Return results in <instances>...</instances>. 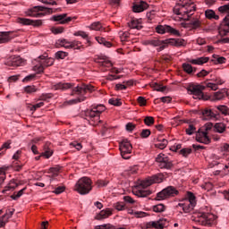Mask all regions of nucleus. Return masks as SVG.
Wrapping results in <instances>:
<instances>
[{
	"mask_svg": "<svg viewBox=\"0 0 229 229\" xmlns=\"http://www.w3.org/2000/svg\"><path fill=\"white\" fill-rule=\"evenodd\" d=\"M53 90H69L72 89L71 96H78L77 98L69 100L68 105H76L78 103H83L87 99V93H91L96 90V88L90 84H80L75 86L74 83L71 82H58L52 86Z\"/></svg>",
	"mask_w": 229,
	"mask_h": 229,
	"instance_id": "obj_1",
	"label": "nucleus"
},
{
	"mask_svg": "<svg viewBox=\"0 0 229 229\" xmlns=\"http://www.w3.org/2000/svg\"><path fill=\"white\" fill-rule=\"evenodd\" d=\"M196 12V4L194 3L182 2L177 4L174 7V13L175 15H182L184 18L185 28H191V30H198L201 28V20L199 15L193 16Z\"/></svg>",
	"mask_w": 229,
	"mask_h": 229,
	"instance_id": "obj_2",
	"label": "nucleus"
},
{
	"mask_svg": "<svg viewBox=\"0 0 229 229\" xmlns=\"http://www.w3.org/2000/svg\"><path fill=\"white\" fill-rule=\"evenodd\" d=\"M143 46H152L157 48V51L160 53V51H164L167 46H174V47H184L187 46V41L182 38H168L165 40H159L158 38H150L142 41Z\"/></svg>",
	"mask_w": 229,
	"mask_h": 229,
	"instance_id": "obj_3",
	"label": "nucleus"
},
{
	"mask_svg": "<svg viewBox=\"0 0 229 229\" xmlns=\"http://www.w3.org/2000/svg\"><path fill=\"white\" fill-rule=\"evenodd\" d=\"M217 85H223V81L218 80L216 83L208 82L206 83V86L191 83L188 86L187 90L192 94L194 99H207V98H205V94H203L205 88L207 87L211 90H217Z\"/></svg>",
	"mask_w": 229,
	"mask_h": 229,
	"instance_id": "obj_4",
	"label": "nucleus"
},
{
	"mask_svg": "<svg viewBox=\"0 0 229 229\" xmlns=\"http://www.w3.org/2000/svg\"><path fill=\"white\" fill-rule=\"evenodd\" d=\"M103 112H105V106L103 105H98L93 106L91 109L86 110L85 116L91 126H98V123H101V121H99V117Z\"/></svg>",
	"mask_w": 229,
	"mask_h": 229,
	"instance_id": "obj_5",
	"label": "nucleus"
},
{
	"mask_svg": "<svg viewBox=\"0 0 229 229\" xmlns=\"http://www.w3.org/2000/svg\"><path fill=\"white\" fill-rule=\"evenodd\" d=\"M220 15H225L220 23L219 33L222 37H226L229 33V4L218 7Z\"/></svg>",
	"mask_w": 229,
	"mask_h": 229,
	"instance_id": "obj_6",
	"label": "nucleus"
},
{
	"mask_svg": "<svg viewBox=\"0 0 229 229\" xmlns=\"http://www.w3.org/2000/svg\"><path fill=\"white\" fill-rule=\"evenodd\" d=\"M75 191L81 196H85L92 191V180L89 177H82L75 184Z\"/></svg>",
	"mask_w": 229,
	"mask_h": 229,
	"instance_id": "obj_7",
	"label": "nucleus"
},
{
	"mask_svg": "<svg viewBox=\"0 0 229 229\" xmlns=\"http://www.w3.org/2000/svg\"><path fill=\"white\" fill-rule=\"evenodd\" d=\"M53 13V8L44 6H34L26 12L28 17H44L45 15H51Z\"/></svg>",
	"mask_w": 229,
	"mask_h": 229,
	"instance_id": "obj_8",
	"label": "nucleus"
},
{
	"mask_svg": "<svg viewBox=\"0 0 229 229\" xmlns=\"http://www.w3.org/2000/svg\"><path fill=\"white\" fill-rule=\"evenodd\" d=\"M216 219L214 214L199 213L196 221L202 226H212V225H216Z\"/></svg>",
	"mask_w": 229,
	"mask_h": 229,
	"instance_id": "obj_9",
	"label": "nucleus"
},
{
	"mask_svg": "<svg viewBox=\"0 0 229 229\" xmlns=\"http://www.w3.org/2000/svg\"><path fill=\"white\" fill-rule=\"evenodd\" d=\"M165 178V174H157L155 175H152L150 177H148L140 182V186L142 189H146L149 187L150 185H153V183H162L164 182V179Z\"/></svg>",
	"mask_w": 229,
	"mask_h": 229,
	"instance_id": "obj_10",
	"label": "nucleus"
},
{
	"mask_svg": "<svg viewBox=\"0 0 229 229\" xmlns=\"http://www.w3.org/2000/svg\"><path fill=\"white\" fill-rule=\"evenodd\" d=\"M178 194L179 191L174 188V186H168L157 194V199L160 201L167 198L178 196Z\"/></svg>",
	"mask_w": 229,
	"mask_h": 229,
	"instance_id": "obj_11",
	"label": "nucleus"
},
{
	"mask_svg": "<svg viewBox=\"0 0 229 229\" xmlns=\"http://www.w3.org/2000/svg\"><path fill=\"white\" fill-rule=\"evenodd\" d=\"M120 153L122 156V158H124L125 160H128L131 157V150L133 149V147L131 146V143L128 141V140H123L120 143Z\"/></svg>",
	"mask_w": 229,
	"mask_h": 229,
	"instance_id": "obj_12",
	"label": "nucleus"
},
{
	"mask_svg": "<svg viewBox=\"0 0 229 229\" xmlns=\"http://www.w3.org/2000/svg\"><path fill=\"white\" fill-rule=\"evenodd\" d=\"M157 33L159 35H165V33H170V35H174L175 37H182L180 30L171 27L170 25H158L156 27Z\"/></svg>",
	"mask_w": 229,
	"mask_h": 229,
	"instance_id": "obj_13",
	"label": "nucleus"
},
{
	"mask_svg": "<svg viewBox=\"0 0 229 229\" xmlns=\"http://www.w3.org/2000/svg\"><path fill=\"white\" fill-rule=\"evenodd\" d=\"M156 162L158 164V167H160V169H172L173 168V161H171V159H169L164 154H159L156 157Z\"/></svg>",
	"mask_w": 229,
	"mask_h": 229,
	"instance_id": "obj_14",
	"label": "nucleus"
},
{
	"mask_svg": "<svg viewBox=\"0 0 229 229\" xmlns=\"http://www.w3.org/2000/svg\"><path fill=\"white\" fill-rule=\"evenodd\" d=\"M51 21L58 22L59 24H69L71 21H76V16L69 17L67 16V13H63L52 16Z\"/></svg>",
	"mask_w": 229,
	"mask_h": 229,
	"instance_id": "obj_15",
	"label": "nucleus"
},
{
	"mask_svg": "<svg viewBox=\"0 0 229 229\" xmlns=\"http://www.w3.org/2000/svg\"><path fill=\"white\" fill-rule=\"evenodd\" d=\"M24 64V60L21 58L19 55H13L7 59L5 62V65L9 67H21V65Z\"/></svg>",
	"mask_w": 229,
	"mask_h": 229,
	"instance_id": "obj_16",
	"label": "nucleus"
},
{
	"mask_svg": "<svg viewBox=\"0 0 229 229\" xmlns=\"http://www.w3.org/2000/svg\"><path fill=\"white\" fill-rule=\"evenodd\" d=\"M17 35L13 31H0V44H8Z\"/></svg>",
	"mask_w": 229,
	"mask_h": 229,
	"instance_id": "obj_17",
	"label": "nucleus"
},
{
	"mask_svg": "<svg viewBox=\"0 0 229 229\" xmlns=\"http://www.w3.org/2000/svg\"><path fill=\"white\" fill-rule=\"evenodd\" d=\"M18 22L24 26H42V20H30L28 18H19Z\"/></svg>",
	"mask_w": 229,
	"mask_h": 229,
	"instance_id": "obj_18",
	"label": "nucleus"
},
{
	"mask_svg": "<svg viewBox=\"0 0 229 229\" xmlns=\"http://www.w3.org/2000/svg\"><path fill=\"white\" fill-rule=\"evenodd\" d=\"M148 7L149 5L148 4V3L144 1H140L133 4L132 11L135 13H140V12H144V10H148Z\"/></svg>",
	"mask_w": 229,
	"mask_h": 229,
	"instance_id": "obj_19",
	"label": "nucleus"
},
{
	"mask_svg": "<svg viewBox=\"0 0 229 229\" xmlns=\"http://www.w3.org/2000/svg\"><path fill=\"white\" fill-rule=\"evenodd\" d=\"M197 142L201 144H208L210 142V138L208 137V131H200L196 136Z\"/></svg>",
	"mask_w": 229,
	"mask_h": 229,
	"instance_id": "obj_20",
	"label": "nucleus"
},
{
	"mask_svg": "<svg viewBox=\"0 0 229 229\" xmlns=\"http://www.w3.org/2000/svg\"><path fill=\"white\" fill-rule=\"evenodd\" d=\"M200 114L203 119H205L206 121H209V119H215V117H216L217 115L216 113H214V111L208 108L202 109L200 111Z\"/></svg>",
	"mask_w": 229,
	"mask_h": 229,
	"instance_id": "obj_21",
	"label": "nucleus"
},
{
	"mask_svg": "<svg viewBox=\"0 0 229 229\" xmlns=\"http://www.w3.org/2000/svg\"><path fill=\"white\" fill-rule=\"evenodd\" d=\"M43 153H41V157H45V158H51L53 157V149L51 148V143L47 142L43 147Z\"/></svg>",
	"mask_w": 229,
	"mask_h": 229,
	"instance_id": "obj_22",
	"label": "nucleus"
},
{
	"mask_svg": "<svg viewBox=\"0 0 229 229\" xmlns=\"http://www.w3.org/2000/svg\"><path fill=\"white\" fill-rule=\"evenodd\" d=\"M38 59L42 63V65L45 67H51V65H53V64H55V59H53L51 57L47 58V55H39Z\"/></svg>",
	"mask_w": 229,
	"mask_h": 229,
	"instance_id": "obj_23",
	"label": "nucleus"
},
{
	"mask_svg": "<svg viewBox=\"0 0 229 229\" xmlns=\"http://www.w3.org/2000/svg\"><path fill=\"white\" fill-rule=\"evenodd\" d=\"M178 207H182L184 214H189L190 212H192V210H194V207H196V205L194 203L186 201L184 203H179Z\"/></svg>",
	"mask_w": 229,
	"mask_h": 229,
	"instance_id": "obj_24",
	"label": "nucleus"
},
{
	"mask_svg": "<svg viewBox=\"0 0 229 229\" xmlns=\"http://www.w3.org/2000/svg\"><path fill=\"white\" fill-rule=\"evenodd\" d=\"M14 212L15 209H12L11 211H9V213L7 212L0 218V228H3L4 226L6 225L8 220L10 219V217L13 216Z\"/></svg>",
	"mask_w": 229,
	"mask_h": 229,
	"instance_id": "obj_25",
	"label": "nucleus"
},
{
	"mask_svg": "<svg viewBox=\"0 0 229 229\" xmlns=\"http://www.w3.org/2000/svg\"><path fill=\"white\" fill-rule=\"evenodd\" d=\"M165 226V224H164V220L151 221L147 223V228L164 229Z\"/></svg>",
	"mask_w": 229,
	"mask_h": 229,
	"instance_id": "obj_26",
	"label": "nucleus"
},
{
	"mask_svg": "<svg viewBox=\"0 0 229 229\" xmlns=\"http://www.w3.org/2000/svg\"><path fill=\"white\" fill-rule=\"evenodd\" d=\"M214 131H216V133H225V131H226V124L224 123H215Z\"/></svg>",
	"mask_w": 229,
	"mask_h": 229,
	"instance_id": "obj_27",
	"label": "nucleus"
},
{
	"mask_svg": "<svg viewBox=\"0 0 229 229\" xmlns=\"http://www.w3.org/2000/svg\"><path fill=\"white\" fill-rule=\"evenodd\" d=\"M208 60V57H199L197 59L191 60L190 64H192L193 65H203V64H207Z\"/></svg>",
	"mask_w": 229,
	"mask_h": 229,
	"instance_id": "obj_28",
	"label": "nucleus"
},
{
	"mask_svg": "<svg viewBox=\"0 0 229 229\" xmlns=\"http://www.w3.org/2000/svg\"><path fill=\"white\" fill-rule=\"evenodd\" d=\"M89 29L93 30L94 31H106V29L103 28V25L99 21L93 22Z\"/></svg>",
	"mask_w": 229,
	"mask_h": 229,
	"instance_id": "obj_29",
	"label": "nucleus"
},
{
	"mask_svg": "<svg viewBox=\"0 0 229 229\" xmlns=\"http://www.w3.org/2000/svg\"><path fill=\"white\" fill-rule=\"evenodd\" d=\"M74 37H81L82 38H84L85 40H87V42L89 43V46H91L92 42H90V39H89V34H87V32L83 31V30H79L74 32Z\"/></svg>",
	"mask_w": 229,
	"mask_h": 229,
	"instance_id": "obj_30",
	"label": "nucleus"
},
{
	"mask_svg": "<svg viewBox=\"0 0 229 229\" xmlns=\"http://www.w3.org/2000/svg\"><path fill=\"white\" fill-rule=\"evenodd\" d=\"M69 48L71 49H85V47L81 45V42L80 41H72L68 43Z\"/></svg>",
	"mask_w": 229,
	"mask_h": 229,
	"instance_id": "obj_31",
	"label": "nucleus"
},
{
	"mask_svg": "<svg viewBox=\"0 0 229 229\" xmlns=\"http://www.w3.org/2000/svg\"><path fill=\"white\" fill-rule=\"evenodd\" d=\"M111 214H112V210H110V209L102 210L97 216V219H98V220L106 219V217H110Z\"/></svg>",
	"mask_w": 229,
	"mask_h": 229,
	"instance_id": "obj_32",
	"label": "nucleus"
},
{
	"mask_svg": "<svg viewBox=\"0 0 229 229\" xmlns=\"http://www.w3.org/2000/svg\"><path fill=\"white\" fill-rule=\"evenodd\" d=\"M182 69L187 74H193V72H196V68H193L192 65L187 63L182 64Z\"/></svg>",
	"mask_w": 229,
	"mask_h": 229,
	"instance_id": "obj_33",
	"label": "nucleus"
},
{
	"mask_svg": "<svg viewBox=\"0 0 229 229\" xmlns=\"http://www.w3.org/2000/svg\"><path fill=\"white\" fill-rule=\"evenodd\" d=\"M205 15L207 19H209V20L215 19V21H219V15L216 14V12L212 10H207L205 12Z\"/></svg>",
	"mask_w": 229,
	"mask_h": 229,
	"instance_id": "obj_34",
	"label": "nucleus"
},
{
	"mask_svg": "<svg viewBox=\"0 0 229 229\" xmlns=\"http://www.w3.org/2000/svg\"><path fill=\"white\" fill-rule=\"evenodd\" d=\"M226 96V90L221 89L220 91L214 93V99L216 101H221V99H225V97Z\"/></svg>",
	"mask_w": 229,
	"mask_h": 229,
	"instance_id": "obj_35",
	"label": "nucleus"
},
{
	"mask_svg": "<svg viewBox=\"0 0 229 229\" xmlns=\"http://www.w3.org/2000/svg\"><path fill=\"white\" fill-rule=\"evenodd\" d=\"M129 28L131 30H142V25H140V21H139V20H132L129 23Z\"/></svg>",
	"mask_w": 229,
	"mask_h": 229,
	"instance_id": "obj_36",
	"label": "nucleus"
},
{
	"mask_svg": "<svg viewBox=\"0 0 229 229\" xmlns=\"http://www.w3.org/2000/svg\"><path fill=\"white\" fill-rule=\"evenodd\" d=\"M158 143H156L155 146L156 148H158V149H165V148L167 147L168 141L165 139H158Z\"/></svg>",
	"mask_w": 229,
	"mask_h": 229,
	"instance_id": "obj_37",
	"label": "nucleus"
},
{
	"mask_svg": "<svg viewBox=\"0 0 229 229\" xmlns=\"http://www.w3.org/2000/svg\"><path fill=\"white\" fill-rule=\"evenodd\" d=\"M151 88L154 89V90H157V92H165V90L167 89L165 86L158 84L157 82H153L151 84Z\"/></svg>",
	"mask_w": 229,
	"mask_h": 229,
	"instance_id": "obj_38",
	"label": "nucleus"
},
{
	"mask_svg": "<svg viewBox=\"0 0 229 229\" xmlns=\"http://www.w3.org/2000/svg\"><path fill=\"white\" fill-rule=\"evenodd\" d=\"M96 40L97 42H98V44H102L103 46H105V47H112V44L110 43V41H106L105 38L96 37Z\"/></svg>",
	"mask_w": 229,
	"mask_h": 229,
	"instance_id": "obj_39",
	"label": "nucleus"
},
{
	"mask_svg": "<svg viewBox=\"0 0 229 229\" xmlns=\"http://www.w3.org/2000/svg\"><path fill=\"white\" fill-rule=\"evenodd\" d=\"M213 58L211 62H214L215 64H225L226 58L223 56H219L217 55H213Z\"/></svg>",
	"mask_w": 229,
	"mask_h": 229,
	"instance_id": "obj_40",
	"label": "nucleus"
},
{
	"mask_svg": "<svg viewBox=\"0 0 229 229\" xmlns=\"http://www.w3.org/2000/svg\"><path fill=\"white\" fill-rule=\"evenodd\" d=\"M149 195H151V191L149 190H139L137 192L139 198H146Z\"/></svg>",
	"mask_w": 229,
	"mask_h": 229,
	"instance_id": "obj_41",
	"label": "nucleus"
},
{
	"mask_svg": "<svg viewBox=\"0 0 229 229\" xmlns=\"http://www.w3.org/2000/svg\"><path fill=\"white\" fill-rule=\"evenodd\" d=\"M19 187V183H17L14 180H11L8 186L5 187V191H15Z\"/></svg>",
	"mask_w": 229,
	"mask_h": 229,
	"instance_id": "obj_42",
	"label": "nucleus"
},
{
	"mask_svg": "<svg viewBox=\"0 0 229 229\" xmlns=\"http://www.w3.org/2000/svg\"><path fill=\"white\" fill-rule=\"evenodd\" d=\"M46 67L44 66V64H42V61H39V64H36L33 67V70L38 73V74H41V72H44V69Z\"/></svg>",
	"mask_w": 229,
	"mask_h": 229,
	"instance_id": "obj_43",
	"label": "nucleus"
},
{
	"mask_svg": "<svg viewBox=\"0 0 229 229\" xmlns=\"http://www.w3.org/2000/svg\"><path fill=\"white\" fill-rule=\"evenodd\" d=\"M114 208L118 211L126 210V204L124 202H116L114 204Z\"/></svg>",
	"mask_w": 229,
	"mask_h": 229,
	"instance_id": "obj_44",
	"label": "nucleus"
},
{
	"mask_svg": "<svg viewBox=\"0 0 229 229\" xmlns=\"http://www.w3.org/2000/svg\"><path fill=\"white\" fill-rule=\"evenodd\" d=\"M146 126H153L155 124V118L153 116H146L144 119Z\"/></svg>",
	"mask_w": 229,
	"mask_h": 229,
	"instance_id": "obj_45",
	"label": "nucleus"
},
{
	"mask_svg": "<svg viewBox=\"0 0 229 229\" xmlns=\"http://www.w3.org/2000/svg\"><path fill=\"white\" fill-rule=\"evenodd\" d=\"M217 110H219L223 115H229V108L226 106H218Z\"/></svg>",
	"mask_w": 229,
	"mask_h": 229,
	"instance_id": "obj_46",
	"label": "nucleus"
},
{
	"mask_svg": "<svg viewBox=\"0 0 229 229\" xmlns=\"http://www.w3.org/2000/svg\"><path fill=\"white\" fill-rule=\"evenodd\" d=\"M98 64L103 67H112V62L106 60L105 58H99Z\"/></svg>",
	"mask_w": 229,
	"mask_h": 229,
	"instance_id": "obj_47",
	"label": "nucleus"
},
{
	"mask_svg": "<svg viewBox=\"0 0 229 229\" xmlns=\"http://www.w3.org/2000/svg\"><path fill=\"white\" fill-rule=\"evenodd\" d=\"M26 191V187L19 191L17 193H14L13 195L11 196L12 199L17 200L22 194H24V191Z\"/></svg>",
	"mask_w": 229,
	"mask_h": 229,
	"instance_id": "obj_48",
	"label": "nucleus"
},
{
	"mask_svg": "<svg viewBox=\"0 0 229 229\" xmlns=\"http://www.w3.org/2000/svg\"><path fill=\"white\" fill-rule=\"evenodd\" d=\"M188 203H193L196 205V196H194V193L189 191L188 192V199L186 200Z\"/></svg>",
	"mask_w": 229,
	"mask_h": 229,
	"instance_id": "obj_49",
	"label": "nucleus"
},
{
	"mask_svg": "<svg viewBox=\"0 0 229 229\" xmlns=\"http://www.w3.org/2000/svg\"><path fill=\"white\" fill-rule=\"evenodd\" d=\"M67 55H68L67 52L58 51L55 53V58L57 60H64V58H65Z\"/></svg>",
	"mask_w": 229,
	"mask_h": 229,
	"instance_id": "obj_50",
	"label": "nucleus"
},
{
	"mask_svg": "<svg viewBox=\"0 0 229 229\" xmlns=\"http://www.w3.org/2000/svg\"><path fill=\"white\" fill-rule=\"evenodd\" d=\"M10 142H5L2 145V147L0 148V157L1 155H4V152L6 151V149H10Z\"/></svg>",
	"mask_w": 229,
	"mask_h": 229,
	"instance_id": "obj_51",
	"label": "nucleus"
},
{
	"mask_svg": "<svg viewBox=\"0 0 229 229\" xmlns=\"http://www.w3.org/2000/svg\"><path fill=\"white\" fill-rule=\"evenodd\" d=\"M108 103H109V105H114V106H121V105H123L121 100L117 99V98H110L108 100Z\"/></svg>",
	"mask_w": 229,
	"mask_h": 229,
	"instance_id": "obj_52",
	"label": "nucleus"
},
{
	"mask_svg": "<svg viewBox=\"0 0 229 229\" xmlns=\"http://www.w3.org/2000/svg\"><path fill=\"white\" fill-rule=\"evenodd\" d=\"M164 210H165V206H164V204H157L153 207L154 212H164Z\"/></svg>",
	"mask_w": 229,
	"mask_h": 229,
	"instance_id": "obj_53",
	"label": "nucleus"
},
{
	"mask_svg": "<svg viewBox=\"0 0 229 229\" xmlns=\"http://www.w3.org/2000/svg\"><path fill=\"white\" fill-rule=\"evenodd\" d=\"M151 135V131L149 129H143L140 132V137L142 139H148Z\"/></svg>",
	"mask_w": 229,
	"mask_h": 229,
	"instance_id": "obj_54",
	"label": "nucleus"
},
{
	"mask_svg": "<svg viewBox=\"0 0 229 229\" xmlns=\"http://www.w3.org/2000/svg\"><path fill=\"white\" fill-rule=\"evenodd\" d=\"M56 44L62 47L69 48V41H67V39H59Z\"/></svg>",
	"mask_w": 229,
	"mask_h": 229,
	"instance_id": "obj_55",
	"label": "nucleus"
},
{
	"mask_svg": "<svg viewBox=\"0 0 229 229\" xmlns=\"http://www.w3.org/2000/svg\"><path fill=\"white\" fill-rule=\"evenodd\" d=\"M51 31L54 35H59V33H64V27H53Z\"/></svg>",
	"mask_w": 229,
	"mask_h": 229,
	"instance_id": "obj_56",
	"label": "nucleus"
},
{
	"mask_svg": "<svg viewBox=\"0 0 229 229\" xmlns=\"http://www.w3.org/2000/svg\"><path fill=\"white\" fill-rule=\"evenodd\" d=\"M24 90L27 94H33L34 92H37L35 86H26Z\"/></svg>",
	"mask_w": 229,
	"mask_h": 229,
	"instance_id": "obj_57",
	"label": "nucleus"
},
{
	"mask_svg": "<svg viewBox=\"0 0 229 229\" xmlns=\"http://www.w3.org/2000/svg\"><path fill=\"white\" fill-rule=\"evenodd\" d=\"M53 98V94L51 93H43L40 97L39 99L41 101H47V99H51Z\"/></svg>",
	"mask_w": 229,
	"mask_h": 229,
	"instance_id": "obj_58",
	"label": "nucleus"
},
{
	"mask_svg": "<svg viewBox=\"0 0 229 229\" xmlns=\"http://www.w3.org/2000/svg\"><path fill=\"white\" fill-rule=\"evenodd\" d=\"M181 155H182V157H189V155H191V153H192V149L191 148H182L180 151Z\"/></svg>",
	"mask_w": 229,
	"mask_h": 229,
	"instance_id": "obj_59",
	"label": "nucleus"
},
{
	"mask_svg": "<svg viewBox=\"0 0 229 229\" xmlns=\"http://www.w3.org/2000/svg\"><path fill=\"white\" fill-rule=\"evenodd\" d=\"M6 180V173L4 169L0 168V185Z\"/></svg>",
	"mask_w": 229,
	"mask_h": 229,
	"instance_id": "obj_60",
	"label": "nucleus"
},
{
	"mask_svg": "<svg viewBox=\"0 0 229 229\" xmlns=\"http://www.w3.org/2000/svg\"><path fill=\"white\" fill-rule=\"evenodd\" d=\"M196 131V127L194 125L190 124L189 127L186 129L187 135H192Z\"/></svg>",
	"mask_w": 229,
	"mask_h": 229,
	"instance_id": "obj_61",
	"label": "nucleus"
},
{
	"mask_svg": "<svg viewBox=\"0 0 229 229\" xmlns=\"http://www.w3.org/2000/svg\"><path fill=\"white\" fill-rule=\"evenodd\" d=\"M96 185L98 187H106V185H108V181L98 180Z\"/></svg>",
	"mask_w": 229,
	"mask_h": 229,
	"instance_id": "obj_62",
	"label": "nucleus"
},
{
	"mask_svg": "<svg viewBox=\"0 0 229 229\" xmlns=\"http://www.w3.org/2000/svg\"><path fill=\"white\" fill-rule=\"evenodd\" d=\"M43 106H44V102H39V103H38V104L32 106L30 107V111H31V112H35V111L37 110V108H42Z\"/></svg>",
	"mask_w": 229,
	"mask_h": 229,
	"instance_id": "obj_63",
	"label": "nucleus"
},
{
	"mask_svg": "<svg viewBox=\"0 0 229 229\" xmlns=\"http://www.w3.org/2000/svg\"><path fill=\"white\" fill-rule=\"evenodd\" d=\"M65 191V187L64 186H58L57 188L55 189L54 193L55 194H62Z\"/></svg>",
	"mask_w": 229,
	"mask_h": 229,
	"instance_id": "obj_64",
	"label": "nucleus"
}]
</instances>
